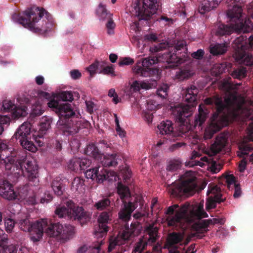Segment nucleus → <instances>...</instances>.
Wrapping results in <instances>:
<instances>
[{"instance_id":"nucleus-1","label":"nucleus","mask_w":253,"mask_h":253,"mask_svg":"<svg viewBox=\"0 0 253 253\" xmlns=\"http://www.w3.org/2000/svg\"><path fill=\"white\" fill-rule=\"evenodd\" d=\"M222 87L226 92L224 100L218 95L207 98L204 100L207 105L214 104L216 110L211 118L209 130L205 132L206 139H211L222 128L237 120V84L233 87L232 84L225 82Z\"/></svg>"},{"instance_id":"nucleus-2","label":"nucleus","mask_w":253,"mask_h":253,"mask_svg":"<svg viewBox=\"0 0 253 253\" xmlns=\"http://www.w3.org/2000/svg\"><path fill=\"white\" fill-rule=\"evenodd\" d=\"M117 188V193L123 203V206L118 213L119 217L126 223L122 232H119L116 236L110 238L108 252L123 253L127 249V246L126 245L127 241L131 238L138 236L142 227L138 221L132 222L129 227L127 222L130 219L132 212L137 207V203L126 201V199L130 197V190L127 186L118 182Z\"/></svg>"},{"instance_id":"nucleus-3","label":"nucleus","mask_w":253,"mask_h":253,"mask_svg":"<svg viewBox=\"0 0 253 253\" xmlns=\"http://www.w3.org/2000/svg\"><path fill=\"white\" fill-rule=\"evenodd\" d=\"M186 50L184 41H177L174 46H169L166 42L154 45L150 48L153 56L137 62L132 70L136 75L146 77L152 73L150 67L159 62H166L169 67H177L186 60Z\"/></svg>"},{"instance_id":"nucleus-4","label":"nucleus","mask_w":253,"mask_h":253,"mask_svg":"<svg viewBox=\"0 0 253 253\" xmlns=\"http://www.w3.org/2000/svg\"><path fill=\"white\" fill-rule=\"evenodd\" d=\"M242 84L238 83V131H240V126L247 125L249 121H252L246 128L247 136L240 141L238 138V157L247 155L253 150V147L249 144L253 142V100H251L246 95L245 90L242 93L239 90ZM241 127H242L241 126Z\"/></svg>"},{"instance_id":"nucleus-5","label":"nucleus","mask_w":253,"mask_h":253,"mask_svg":"<svg viewBox=\"0 0 253 253\" xmlns=\"http://www.w3.org/2000/svg\"><path fill=\"white\" fill-rule=\"evenodd\" d=\"M198 88L194 85H191L184 92L183 99L187 104H180L172 108V112L176 121L180 123L179 132L177 135L182 136L185 134L189 128L186 125L189 124L190 117L194 108L196 107Z\"/></svg>"},{"instance_id":"nucleus-6","label":"nucleus","mask_w":253,"mask_h":253,"mask_svg":"<svg viewBox=\"0 0 253 253\" xmlns=\"http://www.w3.org/2000/svg\"><path fill=\"white\" fill-rule=\"evenodd\" d=\"M48 106L58 114L59 119L57 123L59 129L64 135H73L77 133L81 123L75 119V113L68 103H60L54 99L50 100Z\"/></svg>"},{"instance_id":"nucleus-7","label":"nucleus","mask_w":253,"mask_h":253,"mask_svg":"<svg viewBox=\"0 0 253 253\" xmlns=\"http://www.w3.org/2000/svg\"><path fill=\"white\" fill-rule=\"evenodd\" d=\"M44 13L47 18L48 13L47 11L43 8L34 6L26 10L22 15L14 13L12 15V19L14 22L35 33H46L52 29L53 24L51 22L45 21L44 26L43 24L41 26L36 25Z\"/></svg>"},{"instance_id":"nucleus-8","label":"nucleus","mask_w":253,"mask_h":253,"mask_svg":"<svg viewBox=\"0 0 253 253\" xmlns=\"http://www.w3.org/2000/svg\"><path fill=\"white\" fill-rule=\"evenodd\" d=\"M229 7L227 11V24L218 22L215 23L211 29V33L218 37L229 35L234 32H237V2L236 0L227 1Z\"/></svg>"},{"instance_id":"nucleus-9","label":"nucleus","mask_w":253,"mask_h":253,"mask_svg":"<svg viewBox=\"0 0 253 253\" xmlns=\"http://www.w3.org/2000/svg\"><path fill=\"white\" fill-rule=\"evenodd\" d=\"M118 156L117 154L103 155L99 159L103 167H94L87 169L84 174L87 179H91L97 183H102L109 178V171L104 167H114L118 164Z\"/></svg>"},{"instance_id":"nucleus-10","label":"nucleus","mask_w":253,"mask_h":253,"mask_svg":"<svg viewBox=\"0 0 253 253\" xmlns=\"http://www.w3.org/2000/svg\"><path fill=\"white\" fill-rule=\"evenodd\" d=\"M159 5V0H134L130 12L137 17L139 21H148L156 13Z\"/></svg>"},{"instance_id":"nucleus-11","label":"nucleus","mask_w":253,"mask_h":253,"mask_svg":"<svg viewBox=\"0 0 253 253\" xmlns=\"http://www.w3.org/2000/svg\"><path fill=\"white\" fill-rule=\"evenodd\" d=\"M66 205L67 207L65 206L58 207L55 210V214L59 217H67L71 220H77L82 225L89 220V212L85 211L83 207L76 206L71 200L67 201Z\"/></svg>"},{"instance_id":"nucleus-12","label":"nucleus","mask_w":253,"mask_h":253,"mask_svg":"<svg viewBox=\"0 0 253 253\" xmlns=\"http://www.w3.org/2000/svg\"><path fill=\"white\" fill-rule=\"evenodd\" d=\"M46 220L47 224L43 227L44 230L50 237H56L62 242H65L73 237L74 233V227L70 224H62L59 222H52L47 219H42Z\"/></svg>"},{"instance_id":"nucleus-13","label":"nucleus","mask_w":253,"mask_h":253,"mask_svg":"<svg viewBox=\"0 0 253 253\" xmlns=\"http://www.w3.org/2000/svg\"><path fill=\"white\" fill-rule=\"evenodd\" d=\"M17 223L21 230L28 232L31 235V239L33 242H38L42 238L43 234V227L47 224L46 220H37L31 222L26 216L24 218L19 219Z\"/></svg>"},{"instance_id":"nucleus-14","label":"nucleus","mask_w":253,"mask_h":253,"mask_svg":"<svg viewBox=\"0 0 253 253\" xmlns=\"http://www.w3.org/2000/svg\"><path fill=\"white\" fill-rule=\"evenodd\" d=\"M189 205L186 204L179 208L177 204L169 206L165 213L168 215L167 220L171 226L182 227L187 219Z\"/></svg>"},{"instance_id":"nucleus-15","label":"nucleus","mask_w":253,"mask_h":253,"mask_svg":"<svg viewBox=\"0 0 253 253\" xmlns=\"http://www.w3.org/2000/svg\"><path fill=\"white\" fill-rule=\"evenodd\" d=\"M30 128L27 124H23L16 130L12 139L19 140L22 147L32 152L37 150V147L31 140Z\"/></svg>"},{"instance_id":"nucleus-16","label":"nucleus","mask_w":253,"mask_h":253,"mask_svg":"<svg viewBox=\"0 0 253 253\" xmlns=\"http://www.w3.org/2000/svg\"><path fill=\"white\" fill-rule=\"evenodd\" d=\"M189 176V172L184 174L185 179L172 190V194L175 196H187L191 194L197 187L196 177Z\"/></svg>"},{"instance_id":"nucleus-17","label":"nucleus","mask_w":253,"mask_h":253,"mask_svg":"<svg viewBox=\"0 0 253 253\" xmlns=\"http://www.w3.org/2000/svg\"><path fill=\"white\" fill-rule=\"evenodd\" d=\"M18 167L23 175L26 177L29 181L35 182L36 183L39 182L38 166L35 163L34 164L24 159L18 162Z\"/></svg>"},{"instance_id":"nucleus-18","label":"nucleus","mask_w":253,"mask_h":253,"mask_svg":"<svg viewBox=\"0 0 253 253\" xmlns=\"http://www.w3.org/2000/svg\"><path fill=\"white\" fill-rule=\"evenodd\" d=\"M111 211H104L99 215L97 222L98 226L95 227L94 234L97 238H102L106 235L109 227L107 224L111 221Z\"/></svg>"},{"instance_id":"nucleus-19","label":"nucleus","mask_w":253,"mask_h":253,"mask_svg":"<svg viewBox=\"0 0 253 253\" xmlns=\"http://www.w3.org/2000/svg\"><path fill=\"white\" fill-rule=\"evenodd\" d=\"M96 14L100 20L107 21L106 27L108 34H113L116 24L113 20L112 14L106 9L105 6L100 3L96 10Z\"/></svg>"},{"instance_id":"nucleus-20","label":"nucleus","mask_w":253,"mask_h":253,"mask_svg":"<svg viewBox=\"0 0 253 253\" xmlns=\"http://www.w3.org/2000/svg\"><path fill=\"white\" fill-rule=\"evenodd\" d=\"M239 0H238V3ZM243 9L241 5L238 4V36L242 33L243 34L251 32L253 29V25L249 18L243 15Z\"/></svg>"},{"instance_id":"nucleus-21","label":"nucleus","mask_w":253,"mask_h":253,"mask_svg":"<svg viewBox=\"0 0 253 253\" xmlns=\"http://www.w3.org/2000/svg\"><path fill=\"white\" fill-rule=\"evenodd\" d=\"M247 36L241 35L238 37V65L242 64L247 66H251L253 65V55L246 52H244L242 55L240 50L241 42H246V43H247Z\"/></svg>"},{"instance_id":"nucleus-22","label":"nucleus","mask_w":253,"mask_h":253,"mask_svg":"<svg viewBox=\"0 0 253 253\" xmlns=\"http://www.w3.org/2000/svg\"><path fill=\"white\" fill-rule=\"evenodd\" d=\"M0 195L10 201L14 198V189L12 184L6 180L0 179Z\"/></svg>"},{"instance_id":"nucleus-23","label":"nucleus","mask_w":253,"mask_h":253,"mask_svg":"<svg viewBox=\"0 0 253 253\" xmlns=\"http://www.w3.org/2000/svg\"><path fill=\"white\" fill-rule=\"evenodd\" d=\"M221 1V0H202L199 5V12L201 14L209 12L215 8Z\"/></svg>"},{"instance_id":"nucleus-24","label":"nucleus","mask_w":253,"mask_h":253,"mask_svg":"<svg viewBox=\"0 0 253 253\" xmlns=\"http://www.w3.org/2000/svg\"><path fill=\"white\" fill-rule=\"evenodd\" d=\"M227 142V138L225 135L221 134L218 135L214 142L211 146L210 149L211 152L214 155H216L221 152L226 146Z\"/></svg>"},{"instance_id":"nucleus-25","label":"nucleus","mask_w":253,"mask_h":253,"mask_svg":"<svg viewBox=\"0 0 253 253\" xmlns=\"http://www.w3.org/2000/svg\"><path fill=\"white\" fill-rule=\"evenodd\" d=\"M172 126V122L170 121H163L157 126L158 129L157 132L162 135L165 134L167 137H169L170 135L175 136ZM167 139H168V138ZM169 139H170V137H169Z\"/></svg>"},{"instance_id":"nucleus-26","label":"nucleus","mask_w":253,"mask_h":253,"mask_svg":"<svg viewBox=\"0 0 253 253\" xmlns=\"http://www.w3.org/2000/svg\"><path fill=\"white\" fill-rule=\"evenodd\" d=\"M145 232L149 237L147 239L149 244L155 243L159 238V228L155 226L154 223L150 224L147 225L145 229Z\"/></svg>"},{"instance_id":"nucleus-27","label":"nucleus","mask_w":253,"mask_h":253,"mask_svg":"<svg viewBox=\"0 0 253 253\" xmlns=\"http://www.w3.org/2000/svg\"><path fill=\"white\" fill-rule=\"evenodd\" d=\"M199 114L195 117L194 126H201L206 120L209 113V110L204 105L200 104L199 106Z\"/></svg>"},{"instance_id":"nucleus-28","label":"nucleus","mask_w":253,"mask_h":253,"mask_svg":"<svg viewBox=\"0 0 253 253\" xmlns=\"http://www.w3.org/2000/svg\"><path fill=\"white\" fill-rule=\"evenodd\" d=\"M183 235L180 232H173L169 234L167 239V245L165 248H168L167 247H172L174 245L177 244L182 241Z\"/></svg>"},{"instance_id":"nucleus-29","label":"nucleus","mask_w":253,"mask_h":253,"mask_svg":"<svg viewBox=\"0 0 253 253\" xmlns=\"http://www.w3.org/2000/svg\"><path fill=\"white\" fill-rule=\"evenodd\" d=\"M212 223V220H202L199 222L196 223L193 226V228L197 233H205L208 232V228L210 224Z\"/></svg>"},{"instance_id":"nucleus-30","label":"nucleus","mask_w":253,"mask_h":253,"mask_svg":"<svg viewBox=\"0 0 253 253\" xmlns=\"http://www.w3.org/2000/svg\"><path fill=\"white\" fill-rule=\"evenodd\" d=\"M84 151L86 155L92 157L95 160L99 161V159H101L102 154L94 144L87 145Z\"/></svg>"},{"instance_id":"nucleus-31","label":"nucleus","mask_w":253,"mask_h":253,"mask_svg":"<svg viewBox=\"0 0 253 253\" xmlns=\"http://www.w3.org/2000/svg\"><path fill=\"white\" fill-rule=\"evenodd\" d=\"M224 179L229 189H234L233 196L234 198H237V184L236 177L233 174H226L225 175Z\"/></svg>"},{"instance_id":"nucleus-32","label":"nucleus","mask_w":253,"mask_h":253,"mask_svg":"<svg viewBox=\"0 0 253 253\" xmlns=\"http://www.w3.org/2000/svg\"><path fill=\"white\" fill-rule=\"evenodd\" d=\"M52 121L51 118L46 117L42 119L39 128L40 134L38 135L40 138H42L43 135L45 134L46 132L50 128Z\"/></svg>"},{"instance_id":"nucleus-33","label":"nucleus","mask_w":253,"mask_h":253,"mask_svg":"<svg viewBox=\"0 0 253 253\" xmlns=\"http://www.w3.org/2000/svg\"><path fill=\"white\" fill-rule=\"evenodd\" d=\"M9 121V118L5 116L0 115V134L4 130L2 125L7 124ZM8 149V146L3 141L0 140V151H5Z\"/></svg>"},{"instance_id":"nucleus-34","label":"nucleus","mask_w":253,"mask_h":253,"mask_svg":"<svg viewBox=\"0 0 253 253\" xmlns=\"http://www.w3.org/2000/svg\"><path fill=\"white\" fill-rule=\"evenodd\" d=\"M7 239L3 238L0 241V253H17V249L14 246H6Z\"/></svg>"},{"instance_id":"nucleus-35","label":"nucleus","mask_w":253,"mask_h":253,"mask_svg":"<svg viewBox=\"0 0 253 253\" xmlns=\"http://www.w3.org/2000/svg\"><path fill=\"white\" fill-rule=\"evenodd\" d=\"M71 189L73 191L81 193L84 190V184L83 179L75 177L72 183Z\"/></svg>"},{"instance_id":"nucleus-36","label":"nucleus","mask_w":253,"mask_h":253,"mask_svg":"<svg viewBox=\"0 0 253 253\" xmlns=\"http://www.w3.org/2000/svg\"><path fill=\"white\" fill-rule=\"evenodd\" d=\"M227 51V46L224 44L216 43L211 46L210 52L213 55H218L224 54Z\"/></svg>"},{"instance_id":"nucleus-37","label":"nucleus","mask_w":253,"mask_h":253,"mask_svg":"<svg viewBox=\"0 0 253 253\" xmlns=\"http://www.w3.org/2000/svg\"><path fill=\"white\" fill-rule=\"evenodd\" d=\"M111 201L108 198L103 197L94 205V207L98 211L107 210L110 207Z\"/></svg>"},{"instance_id":"nucleus-38","label":"nucleus","mask_w":253,"mask_h":253,"mask_svg":"<svg viewBox=\"0 0 253 253\" xmlns=\"http://www.w3.org/2000/svg\"><path fill=\"white\" fill-rule=\"evenodd\" d=\"M51 186L56 195L61 196L63 194L64 187L60 180H54L52 182Z\"/></svg>"},{"instance_id":"nucleus-39","label":"nucleus","mask_w":253,"mask_h":253,"mask_svg":"<svg viewBox=\"0 0 253 253\" xmlns=\"http://www.w3.org/2000/svg\"><path fill=\"white\" fill-rule=\"evenodd\" d=\"M81 163L79 158H75L71 160L68 165V169L75 172L81 171Z\"/></svg>"},{"instance_id":"nucleus-40","label":"nucleus","mask_w":253,"mask_h":253,"mask_svg":"<svg viewBox=\"0 0 253 253\" xmlns=\"http://www.w3.org/2000/svg\"><path fill=\"white\" fill-rule=\"evenodd\" d=\"M148 244L149 243L147 241L140 239L136 244L132 253H142L143 251L145 249Z\"/></svg>"},{"instance_id":"nucleus-41","label":"nucleus","mask_w":253,"mask_h":253,"mask_svg":"<svg viewBox=\"0 0 253 253\" xmlns=\"http://www.w3.org/2000/svg\"><path fill=\"white\" fill-rule=\"evenodd\" d=\"M191 76V71L187 69H179L177 71L175 74L176 79L179 81H183L185 79H187Z\"/></svg>"},{"instance_id":"nucleus-42","label":"nucleus","mask_w":253,"mask_h":253,"mask_svg":"<svg viewBox=\"0 0 253 253\" xmlns=\"http://www.w3.org/2000/svg\"><path fill=\"white\" fill-rule=\"evenodd\" d=\"M223 199L220 198L219 195H216L215 196V197H214L213 199L209 200L206 203V209L208 210L214 209L216 207L217 203L220 204V203L223 202Z\"/></svg>"},{"instance_id":"nucleus-43","label":"nucleus","mask_w":253,"mask_h":253,"mask_svg":"<svg viewBox=\"0 0 253 253\" xmlns=\"http://www.w3.org/2000/svg\"><path fill=\"white\" fill-rule=\"evenodd\" d=\"M200 154L197 152L194 151L192 152V153L191 156V160H192L191 162H189L188 165L189 167H192L195 166H199L201 167H203L204 165V163L202 162H200L198 160H195V159L197 157H200Z\"/></svg>"},{"instance_id":"nucleus-44","label":"nucleus","mask_w":253,"mask_h":253,"mask_svg":"<svg viewBox=\"0 0 253 253\" xmlns=\"http://www.w3.org/2000/svg\"><path fill=\"white\" fill-rule=\"evenodd\" d=\"M226 70V66L223 64H216L211 69V73L216 77L219 76Z\"/></svg>"},{"instance_id":"nucleus-45","label":"nucleus","mask_w":253,"mask_h":253,"mask_svg":"<svg viewBox=\"0 0 253 253\" xmlns=\"http://www.w3.org/2000/svg\"><path fill=\"white\" fill-rule=\"evenodd\" d=\"M169 86L166 84L162 85L157 90V94L162 98H166L168 95Z\"/></svg>"},{"instance_id":"nucleus-46","label":"nucleus","mask_w":253,"mask_h":253,"mask_svg":"<svg viewBox=\"0 0 253 253\" xmlns=\"http://www.w3.org/2000/svg\"><path fill=\"white\" fill-rule=\"evenodd\" d=\"M27 107L23 106V107L20 108L16 106V108L13 110V116L17 118L20 117H25L27 115L26 112Z\"/></svg>"},{"instance_id":"nucleus-47","label":"nucleus","mask_w":253,"mask_h":253,"mask_svg":"<svg viewBox=\"0 0 253 253\" xmlns=\"http://www.w3.org/2000/svg\"><path fill=\"white\" fill-rule=\"evenodd\" d=\"M58 97L63 101L71 102L74 99L72 92L68 91H62L59 93Z\"/></svg>"},{"instance_id":"nucleus-48","label":"nucleus","mask_w":253,"mask_h":253,"mask_svg":"<svg viewBox=\"0 0 253 253\" xmlns=\"http://www.w3.org/2000/svg\"><path fill=\"white\" fill-rule=\"evenodd\" d=\"M98 73L109 75L111 76V77L116 76L114 69L112 65H111L110 66H106L105 68H103V69L100 70L98 72Z\"/></svg>"},{"instance_id":"nucleus-49","label":"nucleus","mask_w":253,"mask_h":253,"mask_svg":"<svg viewBox=\"0 0 253 253\" xmlns=\"http://www.w3.org/2000/svg\"><path fill=\"white\" fill-rule=\"evenodd\" d=\"M181 163L178 161H172L169 162L167 169L169 171L173 172L179 169Z\"/></svg>"},{"instance_id":"nucleus-50","label":"nucleus","mask_w":253,"mask_h":253,"mask_svg":"<svg viewBox=\"0 0 253 253\" xmlns=\"http://www.w3.org/2000/svg\"><path fill=\"white\" fill-rule=\"evenodd\" d=\"M2 108L5 112H9L13 111L16 108V106L11 101L4 100L2 102Z\"/></svg>"},{"instance_id":"nucleus-51","label":"nucleus","mask_w":253,"mask_h":253,"mask_svg":"<svg viewBox=\"0 0 253 253\" xmlns=\"http://www.w3.org/2000/svg\"><path fill=\"white\" fill-rule=\"evenodd\" d=\"M53 199V196L48 191H46L44 193V195L41 198L40 202L41 203H48L50 202Z\"/></svg>"},{"instance_id":"nucleus-52","label":"nucleus","mask_w":253,"mask_h":253,"mask_svg":"<svg viewBox=\"0 0 253 253\" xmlns=\"http://www.w3.org/2000/svg\"><path fill=\"white\" fill-rule=\"evenodd\" d=\"M27 192H22L21 190L18 191V192L14 190V198L13 200H17L18 201H22L25 199L27 196Z\"/></svg>"},{"instance_id":"nucleus-53","label":"nucleus","mask_w":253,"mask_h":253,"mask_svg":"<svg viewBox=\"0 0 253 253\" xmlns=\"http://www.w3.org/2000/svg\"><path fill=\"white\" fill-rule=\"evenodd\" d=\"M220 192L221 189L217 185H214L213 186L211 187V189L208 191V194L211 193L214 194V197H215V196H216V195H219V197L220 198H222V195L221 194Z\"/></svg>"},{"instance_id":"nucleus-54","label":"nucleus","mask_w":253,"mask_h":253,"mask_svg":"<svg viewBox=\"0 0 253 253\" xmlns=\"http://www.w3.org/2000/svg\"><path fill=\"white\" fill-rule=\"evenodd\" d=\"M80 163L81 164V171L85 170L87 168L89 167L90 165L91 162L88 159L86 158H80Z\"/></svg>"},{"instance_id":"nucleus-55","label":"nucleus","mask_w":253,"mask_h":253,"mask_svg":"<svg viewBox=\"0 0 253 253\" xmlns=\"http://www.w3.org/2000/svg\"><path fill=\"white\" fill-rule=\"evenodd\" d=\"M14 221L13 220L10 218H8L5 220V226L6 228V230L7 232H11L14 226Z\"/></svg>"},{"instance_id":"nucleus-56","label":"nucleus","mask_w":253,"mask_h":253,"mask_svg":"<svg viewBox=\"0 0 253 253\" xmlns=\"http://www.w3.org/2000/svg\"><path fill=\"white\" fill-rule=\"evenodd\" d=\"M134 60L130 57H125L121 59L119 62L120 66L131 65L134 63Z\"/></svg>"},{"instance_id":"nucleus-57","label":"nucleus","mask_w":253,"mask_h":253,"mask_svg":"<svg viewBox=\"0 0 253 253\" xmlns=\"http://www.w3.org/2000/svg\"><path fill=\"white\" fill-rule=\"evenodd\" d=\"M247 165V160L246 158H244L240 161L238 164V171L243 172L246 169Z\"/></svg>"},{"instance_id":"nucleus-58","label":"nucleus","mask_w":253,"mask_h":253,"mask_svg":"<svg viewBox=\"0 0 253 253\" xmlns=\"http://www.w3.org/2000/svg\"><path fill=\"white\" fill-rule=\"evenodd\" d=\"M247 70L246 67L238 66V80L245 78L247 76Z\"/></svg>"},{"instance_id":"nucleus-59","label":"nucleus","mask_w":253,"mask_h":253,"mask_svg":"<svg viewBox=\"0 0 253 253\" xmlns=\"http://www.w3.org/2000/svg\"><path fill=\"white\" fill-rule=\"evenodd\" d=\"M86 110L90 114L93 113L95 104L92 101H85Z\"/></svg>"},{"instance_id":"nucleus-60","label":"nucleus","mask_w":253,"mask_h":253,"mask_svg":"<svg viewBox=\"0 0 253 253\" xmlns=\"http://www.w3.org/2000/svg\"><path fill=\"white\" fill-rule=\"evenodd\" d=\"M205 52L204 50L200 49L197 51L194 52L191 54V56L196 59H201L203 58Z\"/></svg>"},{"instance_id":"nucleus-61","label":"nucleus","mask_w":253,"mask_h":253,"mask_svg":"<svg viewBox=\"0 0 253 253\" xmlns=\"http://www.w3.org/2000/svg\"><path fill=\"white\" fill-rule=\"evenodd\" d=\"M87 71L90 74V76L92 77L95 74L98 73L97 67H96L95 62L91 64L87 68Z\"/></svg>"},{"instance_id":"nucleus-62","label":"nucleus","mask_w":253,"mask_h":253,"mask_svg":"<svg viewBox=\"0 0 253 253\" xmlns=\"http://www.w3.org/2000/svg\"><path fill=\"white\" fill-rule=\"evenodd\" d=\"M70 74L72 79L74 80H78L82 76L81 73L77 69H74L70 71Z\"/></svg>"},{"instance_id":"nucleus-63","label":"nucleus","mask_w":253,"mask_h":253,"mask_svg":"<svg viewBox=\"0 0 253 253\" xmlns=\"http://www.w3.org/2000/svg\"><path fill=\"white\" fill-rule=\"evenodd\" d=\"M144 40L148 42H155L158 40V38L154 34H147L144 36Z\"/></svg>"},{"instance_id":"nucleus-64","label":"nucleus","mask_w":253,"mask_h":253,"mask_svg":"<svg viewBox=\"0 0 253 253\" xmlns=\"http://www.w3.org/2000/svg\"><path fill=\"white\" fill-rule=\"evenodd\" d=\"M246 8L247 9L248 13L251 14L252 18L253 19V1L247 5Z\"/></svg>"}]
</instances>
